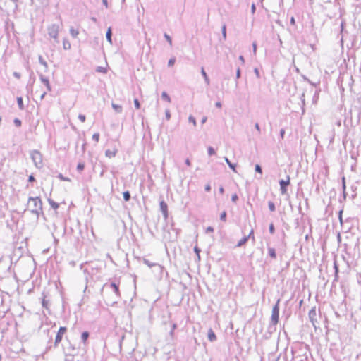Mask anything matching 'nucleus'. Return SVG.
I'll use <instances>...</instances> for the list:
<instances>
[{
    "mask_svg": "<svg viewBox=\"0 0 361 361\" xmlns=\"http://www.w3.org/2000/svg\"><path fill=\"white\" fill-rule=\"evenodd\" d=\"M102 291H106L110 293V298L109 299L108 301V302L109 303H116L117 300L120 298V291L118 286L114 282H111L110 283H105L102 287Z\"/></svg>",
    "mask_w": 361,
    "mask_h": 361,
    "instance_id": "nucleus-1",
    "label": "nucleus"
},
{
    "mask_svg": "<svg viewBox=\"0 0 361 361\" xmlns=\"http://www.w3.org/2000/svg\"><path fill=\"white\" fill-rule=\"evenodd\" d=\"M28 208L31 213L35 214L37 217L42 214V202L39 197H30L28 200Z\"/></svg>",
    "mask_w": 361,
    "mask_h": 361,
    "instance_id": "nucleus-2",
    "label": "nucleus"
},
{
    "mask_svg": "<svg viewBox=\"0 0 361 361\" xmlns=\"http://www.w3.org/2000/svg\"><path fill=\"white\" fill-rule=\"evenodd\" d=\"M30 156L35 166L41 169L43 166L42 154L38 150H33L30 152Z\"/></svg>",
    "mask_w": 361,
    "mask_h": 361,
    "instance_id": "nucleus-3",
    "label": "nucleus"
},
{
    "mask_svg": "<svg viewBox=\"0 0 361 361\" xmlns=\"http://www.w3.org/2000/svg\"><path fill=\"white\" fill-rule=\"evenodd\" d=\"M281 299L279 298L274 305V306L272 308L271 312V323L274 325H276L279 322V303H280Z\"/></svg>",
    "mask_w": 361,
    "mask_h": 361,
    "instance_id": "nucleus-4",
    "label": "nucleus"
},
{
    "mask_svg": "<svg viewBox=\"0 0 361 361\" xmlns=\"http://www.w3.org/2000/svg\"><path fill=\"white\" fill-rule=\"evenodd\" d=\"M48 35L50 37L53 38L54 41L58 43V35L59 31V25L56 24H51L47 28Z\"/></svg>",
    "mask_w": 361,
    "mask_h": 361,
    "instance_id": "nucleus-5",
    "label": "nucleus"
},
{
    "mask_svg": "<svg viewBox=\"0 0 361 361\" xmlns=\"http://www.w3.org/2000/svg\"><path fill=\"white\" fill-rule=\"evenodd\" d=\"M67 331V328L65 326H61L56 334L55 341H54V346L56 347L59 343L61 341L63 335Z\"/></svg>",
    "mask_w": 361,
    "mask_h": 361,
    "instance_id": "nucleus-6",
    "label": "nucleus"
},
{
    "mask_svg": "<svg viewBox=\"0 0 361 361\" xmlns=\"http://www.w3.org/2000/svg\"><path fill=\"white\" fill-rule=\"evenodd\" d=\"M143 263L148 266L149 268L155 267L157 269V271L160 274L163 271L164 267L161 265L157 263L151 262L149 260L147 259H143Z\"/></svg>",
    "mask_w": 361,
    "mask_h": 361,
    "instance_id": "nucleus-7",
    "label": "nucleus"
},
{
    "mask_svg": "<svg viewBox=\"0 0 361 361\" xmlns=\"http://www.w3.org/2000/svg\"><path fill=\"white\" fill-rule=\"evenodd\" d=\"M290 184V177L287 176V180H281L279 181L280 190L282 195L287 192V186Z\"/></svg>",
    "mask_w": 361,
    "mask_h": 361,
    "instance_id": "nucleus-8",
    "label": "nucleus"
},
{
    "mask_svg": "<svg viewBox=\"0 0 361 361\" xmlns=\"http://www.w3.org/2000/svg\"><path fill=\"white\" fill-rule=\"evenodd\" d=\"M159 206L160 210L164 216V218L165 220H166L169 217L168 205L164 200H161L159 203Z\"/></svg>",
    "mask_w": 361,
    "mask_h": 361,
    "instance_id": "nucleus-9",
    "label": "nucleus"
},
{
    "mask_svg": "<svg viewBox=\"0 0 361 361\" xmlns=\"http://www.w3.org/2000/svg\"><path fill=\"white\" fill-rule=\"evenodd\" d=\"M308 315H309V319H310L311 323L316 328V323L317 322L316 308L315 307L312 308L310 310Z\"/></svg>",
    "mask_w": 361,
    "mask_h": 361,
    "instance_id": "nucleus-10",
    "label": "nucleus"
},
{
    "mask_svg": "<svg viewBox=\"0 0 361 361\" xmlns=\"http://www.w3.org/2000/svg\"><path fill=\"white\" fill-rule=\"evenodd\" d=\"M39 79H40V81L42 82V83H43L46 86L47 90L48 92H51V87L49 83V79L47 77H45L44 75H43L42 73H39Z\"/></svg>",
    "mask_w": 361,
    "mask_h": 361,
    "instance_id": "nucleus-11",
    "label": "nucleus"
},
{
    "mask_svg": "<svg viewBox=\"0 0 361 361\" xmlns=\"http://www.w3.org/2000/svg\"><path fill=\"white\" fill-rule=\"evenodd\" d=\"M90 334L88 331H83L81 334V340L85 346L87 344V340L89 338Z\"/></svg>",
    "mask_w": 361,
    "mask_h": 361,
    "instance_id": "nucleus-12",
    "label": "nucleus"
},
{
    "mask_svg": "<svg viewBox=\"0 0 361 361\" xmlns=\"http://www.w3.org/2000/svg\"><path fill=\"white\" fill-rule=\"evenodd\" d=\"M207 336H208V339L211 342H214V341H215L216 340V334H215V333L214 332V331L212 329H209L208 330Z\"/></svg>",
    "mask_w": 361,
    "mask_h": 361,
    "instance_id": "nucleus-13",
    "label": "nucleus"
},
{
    "mask_svg": "<svg viewBox=\"0 0 361 361\" xmlns=\"http://www.w3.org/2000/svg\"><path fill=\"white\" fill-rule=\"evenodd\" d=\"M68 351V354L71 355H74L77 354V349L74 347L71 343H69V346L67 348Z\"/></svg>",
    "mask_w": 361,
    "mask_h": 361,
    "instance_id": "nucleus-14",
    "label": "nucleus"
},
{
    "mask_svg": "<svg viewBox=\"0 0 361 361\" xmlns=\"http://www.w3.org/2000/svg\"><path fill=\"white\" fill-rule=\"evenodd\" d=\"M201 74L203 76L204 79V82L205 83L209 85L210 84V80H209V78L206 73V71H204V68L203 67H202L201 68Z\"/></svg>",
    "mask_w": 361,
    "mask_h": 361,
    "instance_id": "nucleus-15",
    "label": "nucleus"
},
{
    "mask_svg": "<svg viewBox=\"0 0 361 361\" xmlns=\"http://www.w3.org/2000/svg\"><path fill=\"white\" fill-rule=\"evenodd\" d=\"M111 37H112L111 28L109 27L106 31V38L107 41L110 43V44H112Z\"/></svg>",
    "mask_w": 361,
    "mask_h": 361,
    "instance_id": "nucleus-16",
    "label": "nucleus"
},
{
    "mask_svg": "<svg viewBox=\"0 0 361 361\" xmlns=\"http://www.w3.org/2000/svg\"><path fill=\"white\" fill-rule=\"evenodd\" d=\"M224 160L226 162V164L228 165L229 168L231 170H233L234 172H236V170H235L236 164L231 163L230 161V160L228 159V157H224Z\"/></svg>",
    "mask_w": 361,
    "mask_h": 361,
    "instance_id": "nucleus-17",
    "label": "nucleus"
},
{
    "mask_svg": "<svg viewBox=\"0 0 361 361\" xmlns=\"http://www.w3.org/2000/svg\"><path fill=\"white\" fill-rule=\"evenodd\" d=\"M49 300L46 299V295L43 293V298L42 299V305L44 308L49 310Z\"/></svg>",
    "mask_w": 361,
    "mask_h": 361,
    "instance_id": "nucleus-18",
    "label": "nucleus"
},
{
    "mask_svg": "<svg viewBox=\"0 0 361 361\" xmlns=\"http://www.w3.org/2000/svg\"><path fill=\"white\" fill-rule=\"evenodd\" d=\"M268 253L272 259H275L276 258V253L274 248L270 247H268Z\"/></svg>",
    "mask_w": 361,
    "mask_h": 361,
    "instance_id": "nucleus-19",
    "label": "nucleus"
},
{
    "mask_svg": "<svg viewBox=\"0 0 361 361\" xmlns=\"http://www.w3.org/2000/svg\"><path fill=\"white\" fill-rule=\"evenodd\" d=\"M111 106H112V108L114 109V111L116 113H121L122 112L123 108H122V106L121 105L112 103Z\"/></svg>",
    "mask_w": 361,
    "mask_h": 361,
    "instance_id": "nucleus-20",
    "label": "nucleus"
},
{
    "mask_svg": "<svg viewBox=\"0 0 361 361\" xmlns=\"http://www.w3.org/2000/svg\"><path fill=\"white\" fill-rule=\"evenodd\" d=\"M70 34L73 37L76 38L79 34V32H78V30H77L74 29L73 27H71L70 28Z\"/></svg>",
    "mask_w": 361,
    "mask_h": 361,
    "instance_id": "nucleus-21",
    "label": "nucleus"
},
{
    "mask_svg": "<svg viewBox=\"0 0 361 361\" xmlns=\"http://www.w3.org/2000/svg\"><path fill=\"white\" fill-rule=\"evenodd\" d=\"M248 240V238L246 236H244L241 240H239L236 247H241L245 245Z\"/></svg>",
    "mask_w": 361,
    "mask_h": 361,
    "instance_id": "nucleus-22",
    "label": "nucleus"
},
{
    "mask_svg": "<svg viewBox=\"0 0 361 361\" xmlns=\"http://www.w3.org/2000/svg\"><path fill=\"white\" fill-rule=\"evenodd\" d=\"M48 202H49V203L50 206H51L53 209H58V208H59V204L58 203L55 202L53 200H51V199H49V200H48Z\"/></svg>",
    "mask_w": 361,
    "mask_h": 361,
    "instance_id": "nucleus-23",
    "label": "nucleus"
},
{
    "mask_svg": "<svg viewBox=\"0 0 361 361\" xmlns=\"http://www.w3.org/2000/svg\"><path fill=\"white\" fill-rule=\"evenodd\" d=\"M105 155L111 158L116 156V151H111L110 149H107L105 152Z\"/></svg>",
    "mask_w": 361,
    "mask_h": 361,
    "instance_id": "nucleus-24",
    "label": "nucleus"
},
{
    "mask_svg": "<svg viewBox=\"0 0 361 361\" xmlns=\"http://www.w3.org/2000/svg\"><path fill=\"white\" fill-rule=\"evenodd\" d=\"M38 59H39V63L42 64L45 68V71H46L48 68L47 63L44 60V59L42 58V56L41 55L39 56Z\"/></svg>",
    "mask_w": 361,
    "mask_h": 361,
    "instance_id": "nucleus-25",
    "label": "nucleus"
},
{
    "mask_svg": "<svg viewBox=\"0 0 361 361\" xmlns=\"http://www.w3.org/2000/svg\"><path fill=\"white\" fill-rule=\"evenodd\" d=\"M63 47L65 50H68L71 49V43L68 40L64 39L63 42Z\"/></svg>",
    "mask_w": 361,
    "mask_h": 361,
    "instance_id": "nucleus-26",
    "label": "nucleus"
},
{
    "mask_svg": "<svg viewBox=\"0 0 361 361\" xmlns=\"http://www.w3.org/2000/svg\"><path fill=\"white\" fill-rule=\"evenodd\" d=\"M17 103H18V106L19 107V109L20 110H23L24 109V105H23V98L22 97H18L17 98Z\"/></svg>",
    "mask_w": 361,
    "mask_h": 361,
    "instance_id": "nucleus-27",
    "label": "nucleus"
},
{
    "mask_svg": "<svg viewBox=\"0 0 361 361\" xmlns=\"http://www.w3.org/2000/svg\"><path fill=\"white\" fill-rule=\"evenodd\" d=\"M161 98L167 101L168 102H171V98H170V97L169 96V94L166 92H163L161 93Z\"/></svg>",
    "mask_w": 361,
    "mask_h": 361,
    "instance_id": "nucleus-28",
    "label": "nucleus"
},
{
    "mask_svg": "<svg viewBox=\"0 0 361 361\" xmlns=\"http://www.w3.org/2000/svg\"><path fill=\"white\" fill-rule=\"evenodd\" d=\"M123 199L126 202H128L130 200V194L129 192V191H125L123 193Z\"/></svg>",
    "mask_w": 361,
    "mask_h": 361,
    "instance_id": "nucleus-29",
    "label": "nucleus"
},
{
    "mask_svg": "<svg viewBox=\"0 0 361 361\" xmlns=\"http://www.w3.org/2000/svg\"><path fill=\"white\" fill-rule=\"evenodd\" d=\"M268 207H269V209L271 212H274L276 210V207H275V204L273 202L271 201H269L268 202Z\"/></svg>",
    "mask_w": 361,
    "mask_h": 361,
    "instance_id": "nucleus-30",
    "label": "nucleus"
},
{
    "mask_svg": "<svg viewBox=\"0 0 361 361\" xmlns=\"http://www.w3.org/2000/svg\"><path fill=\"white\" fill-rule=\"evenodd\" d=\"M334 268L335 269V280H336L338 278V267L336 261L334 263Z\"/></svg>",
    "mask_w": 361,
    "mask_h": 361,
    "instance_id": "nucleus-31",
    "label": "nucleus"
},
{
    "mask_svg": "<svg viewBox=\"0 0 361 361\" xmlns=\"http://www.w3.org/2000/svg\"><path fill=\"white\" fill-rule=\"evenodd\" d=\"M97 72L106 73L107 72V69L104 67L98 66L96 69Z\"/></svg>",
    "mask_w": 361,
    "mask_h": 361,
    "instance_id": "nucleus-32",
    "label": "nucleus"
},
{
    "mask_svg": "<svg viewBox=\"0 0 361 361\" xmlns=\"http://www.w3.org/2000/svg\"><path fill=\"white\" fill-rule=\"evenodd\" d=\"M85 168V164L83 163H78V165H77V170L79 171V172H81L82 171H83Z\"/></svg>",
    "mask_w": 361,
    "mask_h": 361,
    "instance_id": "nucleus-33",
    "label": "nucleus"
},
{
    "mask_svg": "<svg viewBox=\"0 0 361 361\" xmlns=\"http://www.w3.org/2000/svg\"><path fill=\"white\" fill-rule=\"evenodd\" d=\"M222 37L224 40L226 39V25H224L222 26Z\"/></svg>",
    "mask_w": 361,
    "mask_h": 361,
    "instance_id": "nucleus-34",
    "label": "nucleus"
},
{
    "mask_svg": "<svg viewBox=\"0 0 361 361\" xmlns=\"http://www.w3.org/2000/svg\"><path fill=\"white\" fill-rule=\"evenodd\" d=\"M207 151H208V154H209V156H212V155L215 154V150H214V149L212 147H211V146L208 147V148H207Z\"/></svg>",
    "mask_w": 361,
    "mask_h": 361,
    "instance_id": "nucleus-35",
    "label": "nucleus"
},
{
    "mask_svg": "<svg viewBox=\"0 0 361 361\" xmlns=\"http://www.w3.org/2000/svg\"><path fill=\"white\" fill-rule=\"evenodd\" d=\"M164 36L165 39H166V41L169 43L170 46L171 47L172 46L171 37L167 33H164Z\"/></svg>",
    "mask_w": 361,
    "mask_h": 361,
    "instance_id": "nucleus-36",
    "label": "nucleus"
},
{
    "mask_svg": "<svg viewBox=\"0 0 361 361\" xmlns=\"http://www.w3.org/2000/svg\"><path fill=\"white\" fill-rule=\"evenodd\" d=\"M269 231L271 234H274L275 232V228L273 223H271L269 226Z\"/></svg>",
    "mask_w": 361,
    "mask_h": 361,
    "instance_id": "nucleus-37",
    "label": "nucleus"
},
{
    "mask_svg": "<svg viewBox=\"0 0 361 361\" xmlns=\"http://www.w3.org/2000/svg\"><path fill=\"white\" fill-rule=\"evenodd\" d=\"M220 220L222 221H226V211H224L221 215H220Z\"/></svg>",
    "mask_w": 361,
    "mask_h": 361,
    "instance_id": "nucleus-38",
    "label": "nucleus"
},
{
    "mask_svg": "<svg viewBox=\"0 0 361 361\" xmlns=\"http://www.w3.org/2000/svg\"><path fill=\"white\" fill-rule=\"evenodd\" d=\"M188 121H189V122L192 123V124H193V126H196V120H195V117H194V116H191V115H190V116L188 117Z\"/></svg>",
    "mask_w": 361,
    "mask_h": 361,
    "instance_id": "nucleus-39",
    "label": "nucleus"
},
{
    "mask_svg": "<svg viewBox=\"0 0 361 361\" xmlns=\"http://www.w3.org/2000/svg\"><path fill=\"white\" fill-rule=\"evenodd\" d=\"M200 251H201V250H200V248H198L197 246H195V247H194V252H195V254L197 255V258H198V259H199V260L200 259Z\"/></svg>",
    "mask_w": 361,
    "mask_h": 361,
    "instance_id": "nucleus-40",
    "label": "nucleus"
},
{
    "mask_svg": "<svg viewBox=\"0 0 361 361\" xmlns=\"http://www.w3.org/2000/svg\"><path fill=\"white\" fill-rule=\"evenodd\" d=\"M99 136H100V135H99V133H94V134H93V135H92V139H93L94 140H95L97 142H99Z\"/></svg>",
    "mask_w": 361,
    "mask_h": 361,
    "instance_id": "nucleus-41",
    "label": "nucleus"
},
{
    "mask_svg": "<svg viewBox=\"0 0 361 361\" xmlns=\"http://www.w3.org/2000/svg\"><path fill=\"white\" fill-rule=\"evenodd\" d=\"M255 170L256 172H257L259 173H261V174L262 173V167L259 164L255 165Z\"/></svg>",
    "mask_w": 361,
    "mask_h": 361,
    "instance_id": "nucleus-42",
    "label": "nucleus"
},
{
    "mask_svg": "<svg viewBox=\"0 0 361 361\" xmlns=\"http://www.w3.org/2000/svg\"><path fill=\"white\" fill-rule=\"evenodd\" d=\"M246 237L248 238V240H249L250 238H252L253 240H255V236H254V231H253V229H251V231H250V233H249L247 235H246Z\"/></svg>",
    "mask_w": 361,
    "mask_h": 361,
    "instance_id": "nucleus-43",
    "label": "nucleus"
},
{
    "mask_svg": "<svg viewBox=\"0 0 361 361\" xmlns=\"http://www.w3.org/2000/svg\"><path fill=\"white\" fill-rule=\"evenodd\" d=\"M176 62V59L175 58H171L169 61H168V66L170 67V66H172L174 65Z\"/></svg>",
    "mask_w": 361,
    "mask_h": 361,
    "instance_id": "nucleus-44",
    "label": "nucleus"
},
{
    "mask_svg": "<svg viewBox=\"0 0 361 361\" xmlns=\"http://www.w3.org/2000/svg\"><path fill=\"white\" fill-rule=\"evenodd\" d=\"M13 123L16 125V126H17V127L21 126V124H22L21 121L18 118H15L13 121Z\"/></svg>",
    "mask_w": 361,
    "mask_h": 361,
    "instance_id": "nucleus-45",
    "label": "nucleus"
},
{
    "mask_svg": "<svg viewBox=\"0 0 361 361\" xmlns=\"http://www.w3.org/2000/svg\"><path fill=\"white\" fill-rule=\"evenodd\" d=\"M134 105L137 109L140 108V103L137 99H134Z\"/></svg>",
    "mask_w": 361,
    "mask_h": 361,
    "instance_id": "nucleus-46",
    "label": "nucleus"
},
{
    "mask_svg": "<svg viewBox=\"0 0 361 361\" xmlns=\"http://www.w3.org/2000/svg\"><path fill=\"white\" fill-rule=\"evenodd\" d=\"M165 117H166V120H168V121L170 120V118H171V113H170L169 109H166L165 111Z\"/></svg>",
    "mask_w": 361,
    "mask_h": 361,
    "instance_id": "nucleus-47",
    "label": "nucleus"
},
{
    "mask_svg": "<svg viewBox=\"0 0 361 361\" xmlns=\"http://www.w3.org/2000/svg\"><path fill=\"white\" fill-rule=\"evenodd\" d=\"M238 200V196L236 193L233 194L231 197V200L232 202H236L237 200Z\"/></svg>",
    "mask_w": 361,
    "mask_h": 361,
    "instance_id": "nucleus-48",
    "label": "nucleus"
},
{
    "mask_svg": "<svg viewBox=\"0 0 361 361\" xmlns=\"http://www.w3.org/2000/svg\"><path fill=\"white\" fill-rule=\"evenodd\" d=\"M58 178L61 180H70V179L68 178H66L64 177L61 173H59L58 175Z\"/></svg>",
    "mask_w": 361,
    "mask_h": 361,
    "instance_id": "nucleus-49",
    "label": "nucleus"
},
{
    "mask_svg": "<svg viewBox=\"0 0 361 361\" xmlns=\"http://www.w3.org/2000/svg\"><path fill=\"white\" fill-rule=\"evenodd\" d=\"M342 188H343V191H345V189H346L345 178V177L342 178Z\"/></svg>",
    "mask_w": 361,
    "mask_h": 361,
    "instance_id": "nucleus-50",
    "label": "nucleus"
},
{
    "mask_svg": "<svg viewBox=\"0 0 361 361\" xmlns=\"http://www.w3.org/2000/svg\"><path fill=\"white\" fill-rule=\"evenodd\" d=\"M78 119L80 121H81L82 122H85V119H86V117L84 114H79L78 115Z\"/></svg>",
    "mask_w": 361,
    "mask_h": 361,
    "instance_id": "nucleus-51",
    "label": "nucleus"
},
{
    "mask_svg": "<svg viewBox=\"0 0 361 361\" xmlns=\"http://www.w3.org/2000/svg\"><path fill=\"white\" fill-rule=\"evenodd\" d=\"M214 231V228L212 226H208L207 228H206V231H205V233H212Z\"/></svg>",
    "mask_w": 361,
    "mask_h": 361,
    "instance_id": "nucleus-52",
    "label": "nucleus"
},
{
    "mask_svg": "<svg viewBox=\"0 0 361 361\" xmlns=\"http://www.w3.org/2000/svg\"><path fill=\"white\" fill-rule=\"evenodd\" d=\"M254 72H255V75H256L257 78H260V74H259V70H258V68H255L254 69Z\"/></svg>",
    "mask_w": 361,
    "mask_h": 361,
    "instance_id": "nucleus-53",
    "label": "nucleus"
},
{
    "mask_svg": "<svg viewBox=\"0 0 361 361\" xmlns=\"http://www.w3.org/2000/svg\"><path fill=\"white\" fill-rule=\"evenodd\" d=\"M284 135H285V130L282 128L280 130V137L281 139H283Z\"/></svg>",
    "mask_w": 361,
    "mask_h": 361,
    "instance_id": "nucleus-54",
    "label": "nucleus"
},
{
    "mask_svg": "<svg viewBox=\"0 0 361 361\" xmlns=\"http://www.w3.org/2000/svg\"><path fill=\"white\" fill-rule=\"evenodd\" d=\"M255 10H256L255 4H252V6H251V12H252V14L255 13Z\"/></svg>",
    "mask_w": 361,
    "mask_h": 361,
    "instance_id": "nucleus-55",
    "label": "nucleus"
},
{
    "mask_svg": "<svg viewBox=\"0 0 361 361\" xmlns=\"http://www.w3.org/2000/svg\"><path fill=\"white\" fill-rule=\"evenodd\" d=\"M13 76L18 79L20 78V74L18 72H13Z\"/></svg>",
    "mask_w": 361,
    "mask_h": 361,
    "instance_id": "nucleus-56",
    "label": "nucleus"
},
{
    "mask_svg": "<svg viewBox=\"0 0 361 361\" xmlns=\"http://www.w3.org/2000/svg\"><path fill=\"white\" fill-rule=\"evenodd\" d=\"M255 128L258 131V133H260L261 129H260V127H259V124L257 123H255Z\"/></svg>",
    "mask_w": 361,
    "mask_h": 361,
    "instance_id": "nucleus-57",
    "label": "nucleus"
},
{
    "mask_svg": "<svg viewBox=\"0 0 361 361\" xmlns=\"http://www.w3.org/2000/svg\"><path fill=\"white\" fill-rule=\"evenodd\" d=\"M240 77V69L238 68L236 71V78H239Z\"/></svg>",
    "mask_w": 361,
    "mask_h": 361,
    "instance_id": "nucleus-58",
    "label": "nucleus"
},
{
    "mask_svg": "<svg viewBox=\"0 0 361 361\" xmlns=\"http://www.w3.org/2000/svg\"><path fill=\"white\" fill-rule=\"evenodd\" d=\"M252 47H253V52H254V54H255L256 51H257V44H256V42H253L252 43Z\"/></svg>",
    "mask_w": 361,
    "mask_h": 361,
    "instance_id": "nucleus-59",
    "label": "nucleus"
},
{
    "mask_svg": "<svg viewBox=\"0 0 361 361\" xmlns=\"http://www.w3.org/2000/svg\"><path fill=\"white\" fill-rule=\"evenodd\" d=\"M35 180V178L32 175L30 176L29 178H28V181L29 182H32Z\"/></svg>",
    "mask_w": 361,
    "mask_h": 361,
    "instance_id": "nucleus-60",
    "label": "nucleus"
},
{
    "mask_svg": "<svg viewBox=\"0 0 361 361\" xmlns=\"http://www.w3.org/2000/svg\"><path fill=\"white\" fill-rule=\"evenodd\" d=\"M102 4L105 6L106 8H108V1L107 0H102Z\"/></svg>",
    "mask_w": 361,
    "mask_h": 361,
    "instance_id": "nucleus-61",
    "label": "nucleus"
},
{
    "mask_svg": "<svg viewBox=\"0 0 361 361\" xmlns=\"http://www.w3.org/2000/svg\"><path fill=\"white\" fill-rule=\"evenodd\" d=\"M205 190H206L207 192H209V191L211 190V186H210L209 185H207L205 186Z\"/></svg>",
    "mask_w": 361,
    "mask_h": 361,
    "instance_id": "nucleus-62",
    "label": "nucleus"
},
{
    "mask_svg": "<svg viewBox=\"0 0 361 361\" xmlns=\"http://www.w3.org/2000/svg\"><path fill=\"white\" fill-rule=\"evenodd\" d=\"M239 60L241 61L242 64H244L245 59H244V57L243 56H239Z\"/></svg>",
    "mask_w": 361,
    "mask_h": 361,
    "instance_id": "nucleus-63",
    "label": "nucleus"
},
{
    "mask_svg": "<svg viewBox=\"0 0 361 361\" xmlns=\"http://www.w3.org/2000/svg\"><path fill=\"white\" fill-rule=\"evenodd\" d=\"M215 106L217 108H221V103L220 102H216V104H215Z\"/></svg>",
    "mask_w": 361,
    "mask_h": 361,
    "instance_id": "nucleus-64",
    "label": "nucleus"
}]
</instances>
